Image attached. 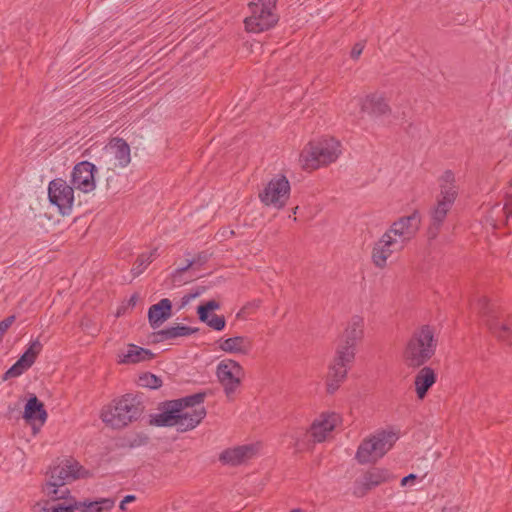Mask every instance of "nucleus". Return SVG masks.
Listing matches in <instances>:
<instances>
[{
  "label": "nucleus",
  "instance_id": "nucleus-1",
  "mask_svg": "<svg viewBox=\"0 0 512 512\" xmlns=\"http://www.w3.org/2000/svg\"><path fill=\"white\" fill-rule=\"evenodd\" d=\"M203 401L204 394L201 393L166 401L157 413L150 416V424L157 427H175L179 432L193 430L206 416Z\"/></svg>",
  "mask_w": 512,
  "mask_h": 512
},
{
  "label": "nucleus",
  "instance_id": "nucleus-2",
  "mask_svg": "<svg viewBox=\"0 0 512 512\" xmlns=\"http://www.w3.org/2000/svg\"><path fill=\"white\" fill-rule=\"evenodd\" d=\"M434 329L429 325L416 328L407 339L403 350V362L410 368H419L427 363L437 349Z\"/></svg>",
  "mask_w": 512,
  "mask_h": 512
},
{
  "label": "nucleus",
  "instance_id": "nucleus-3",
  "mask_svg": "<svg viewBox=\"0 0 512 512\" xmlns=\"http://www.w3.org/2000/svg\"><path fill=\"white\" fill-rule=\"evenodd\" d=\"M341 154V142L333 137H325L305 145L299 155V163L305 170H315L337 161Z\"/></svg>",
  "mask_w": 512,
  "mask_h": 512
},
{
  "label": "nucleus",
  "instance_id": "nucleus-4",
  "mask_svg": "<svg viewBox=\"0 0 512 512\" xmlns=\"http://www.w3.org/2000/svg\"><path fill=\"white\" fill-rule=\"evenodd\" d=\"M142 410L137 396L125 394L104 406L100 418L107 426L120 429L136 421L141 416Z\"/></svg>",
  "mask_w": 512,
  "mask_h": 512
},
{
  "label": "nucleus",
  "instance_id": "nucleus-5",
  "mask_svg": "<svg viewBox=\"0 0 512 512\" xmlns=\"http://www.w3.org/2000/svg\"><path fill=\"white\" fill-rule=\"evenodd\" d=\"M398 439V433L393 430L378 431L361 442L355 458L360 464L375 463L392 448Z\"/></svg>",
  "mask_w": 512,
  "mask_h": 512
},
{
  "label": "nucleus",
  "instance_id": "nucleus-6",
  "mask_svg": "<svg viewBox=\"0 0 512 512\" xmlns=\"http://www.w3.org/2000/svg\"><path fill=\"white\" fill-rule=\"evenodd\" d=\"M276 0H259L250 3V16L244 20L245 28L251 33H260L274 27L279 17L275 12Z\"/></svg>",
  "mask_w": 512,
  "mask_h": 512
},
{
  "label": "nucleus",
  "instance_id": "nucleus-7",
  "mask_svg": "<svg viewBox=\"0 0 512 512\" xmlns=\"http://www.w3.org/2000/svg\"><path fill=\"white\" fill-rule=\"evenodd\" d=\"M420 225L421 215L418 211H414L412 214L394 221L384 235L388 236L400 249H404L416 236Z\"/></svg>",
  "mask_w": 512,
  "mask_h": 512
},
{
  "label": "nucleus",
  "instance_id": "nucleus-8",
  "mask_svg": "<svg viewBox=\"0 0 512 512\" xmlns=\"http://www.w3.org/2000/svg\"><path fill=\"white\" fill-rule=\"evenodd\" d=\"M245 372L242 365L231 358L221 360L216 366V376L225 395L230 398L240 388Z\"/></svg>",
  "mask_w": 512,
  "mask_h": 512
},
{
  "label": "nucleus",
  "instance_id": "nucleus-9",
  "mask_svg": "<svg viewBox=\"0 0 512 512\" xmlns=\"http://www.w3.org/2000/svg\"><path fill=\"white\" fill-rule=\"evenodd\" d=\"M290 190V183L286 176L276 175L260 192L259 198L264 205L281 209L289 199Z\"/></svg>",
  "mask_w": 512,
  "mask_h": 512
},
{
  "label": "nucleus",
  "instance_id": "nucleus-10",
  "mask_svg": "<svg viewBox=\"0 0 512 512\" xmlns=\"http://www.w3.org/2000/svg\"><path fill=\"white\" fill-rule=\"evenodd\" d=\"M48 199L62 215H69L74 204V187L62 178L53 179L48 184Z\"/></svg>",
  "mask_w": 512,
  "mask_h": 512
},
{
  "label": "nucleus",
  "instance_id": "nucleus-11",
  "mask_svg": "<svg viewBox=\"0 0 512 512\" xmlns=\"http://www.w3.org/2000/svg\"><path fill=\"white\" fill-rule=\"evenodd\" d=\"M104 157L109 169L125 168L131 162L130 146L122 138H113L104 147Z\"/></svg>",
  "mask_w": 512,
  "mask_h": 512
},
{
  "label": "nucleus",
  "instance_id": "nucleus-12",
  "mask_svg": "<svg viewBox=\"0 0 512 512\" xmlns=\"http://www.w3.org/2000/svg\"><path fill=\"white\" fill-rule=\"evenodd\" d=\"M96 166L89 161H82L73 168L71 181L73 187L83 193H90L96 188Z\"/></svg>",
  "mask_w": 512,
  "mask_h": 512
},
{
  "label": "nucleus",
  "instance_id": "nucleus-13",
  "mask_svg": "<svg viewBox=\"0 0 512 512\" xmlns=\"http://www.w3.org/2000/svg\"><path fill=\"white\" fill-rule=\"evenodd\" d=\"M261 445L259 443L245 444L224 450L219 460L227 465L237 466L259 455Z\"/></svg>",
  "mask_w": 512,
  "mask_h": 512
},
{
  "label": "nucleus",
  "instance_id": "nucleus-14",
  "mask_svg": "<svg viewBox=\"0 0 512 512\" xmlns=\"http://www.w3.org/2000/svg\"><path fill=\"white\" fill-rule=\"evenodd\" d=\"M216 344L220 351L239 357L251 355L254 348L252 338L246 335H234L227 338H221L216 342Z\"/></svg>",
  "mask_w": 512,
  "mask_h": 512
},
{
  "label": "nucleus",
  "instance_id": "nucleus-15",
  "mask_svg": "<svg viewBox=\"0 0 512 512\" xmlns=\"http://www.w3.org/2000/svg\"><path fill=\"white\" fill-rule=\"evenodd\" d=\"M42 350V344L38 339L29 343L27 350L21 357L5 372L4 380L16 378L28 370L35 362Z\"/></svg>",
  "mask_w": 512,
  "mask_h": 512
},
{
  "label": "nucleus",
  "instance_id": "nucleus-16",
  "mask_svg": "<svg viewBox=\"0 0 512 512\" xmlns=\"http://www.w3.org/2000/svg\"><path fill=\"white\" fill-rule=\"evenodd\" d=\"M48 414L43 403L32 394L24 407L23 418L31 426L34 435L38 434L47 420Z\"/></svg>",
  "mask_w": 512,
  "mask_h": 512
},
{
  "label": "nucleus",
  "instance_id": "nucleus-17",
  "mask_svg": "<svg viewBox=\"0 0 512 512\" xmlns=\"http://www.w3.org/2000/svg\"><path fill=\"white\" fill-rule=\"evenodd\" d=\"M340 422L339 414L335 412L322 413L311 424L310 435L315 442H323Z\"/></svg>",
  "mask_w": 512,
  "mask_h": 512
},
{
  "label": "nucleus",
  "instance_id": "nucleus-18",
  "mask_svg": "<svg viewBox=\"0 0 512 512\" xmlns=\"http://www.w3.org/2000/svg\"><path fill=\"white\" fill-rule=\"evenodd\" d=\"M394 478V475L386 468H372L363 475L359 482L356 483L354 493L358 496H362L367 490L377 487L383 483L390 482Z\"/></svg>",
  "mask_w": 512,
  "mask_h": 512
},
{
  "label": "nucleus",
  "instance_id": "nucleus-19",
  "mask_svg": "<svg viewBox=\"0 0 512 512\" xmlns=\"http://www.w3.org/2000/svg\"><path fill=\"white\" fill-rule=\"evenodd\" d=\"M349 106H359V114H368L378 117L389 111V106L382 95L371 94L365 97H356L349 102Z\"/></svg>",
  "mask_w": 512,
  "mask_h": 512
},
{
  "label": "nucleus",
  "instance_id": "nucleus-20",
  "mask_svg": "<svg viewBox=\"0 0 512 512\" xmlns=\"http://www.w3.org/2000/svg\"><path fill=\"white\" fill-rule=\"evenodd\" d=\"M88 472L76 461L68 460L52 469L49 481L60 483V486L86 477Z\"/></svg>",
  "mask_w": 512,
  "mask_h": 512
},
{
  "label": "nucleus",
  "instance_id": "nucleus-21",
  "mask_svg": "<svg viewBox=\"0 0 512 512\" xmlns=\"http://www.w3.org/2000/svg\"><path fill=\"white\" fill-rule=\"evenodd\" d=\"M400 249L390 238L382 235L374 244L371 253V260L378 269H384L388 265V259L394 254L401 252Z\"/></svg>",
  "mask_w": 512,
  "mask_h": 512
},
{
  "label": "nucleus",
  "instance_id": "nucleus-22",
  "mask_svg": "<svg viewBox=\"0 0 512 512\" xmlns=\"http://www.w3.org/2000/svg\"><path fill=\"white\" fill-rule=\"evenodd\" d=\"M153 357L154 353L151 350L135 344H128L126 349L118 353L117 362L125 365L137 364L150 361Z\"/></svg>",
  "mask_w": 512,
  "mask_h": 512
},
{
  "label": "nucleus",
  "instance_id": "nucleus-23",
  "mask_svg": "<svg viewBox=\"0 0 512 512\" xmlns=\"http://www.w3.org/2000/svg\"><path fill=\"white\" fill-rule=\"evenodd\" d=\"M439 188L436 200L453 205L458 196V188L455 184V175L451 170H447L441 175Z\"/></svg>",
  "mask_w": 512,
  "mask_h": 512
},
{
  "label": "nucleus",
  "instance_id": "nucleus-24",
  "mask_svg": "<svg viewBox=\"0 0 512 512\" xmlns=\"http://www.w3.org/2000/svg\"><path fill=\"white\" fill-rule=\"evenodd\" d=\"M437 374L430 366L422 367L414 377V388L418 399H424L429 389L436 383Z\"/></svg>",
  "mask_w": 512,
  "mask_h": 512
},
{
  "label": "nucleus",
  "instance_id": "nucleus-25",
  "mask_svg": "<svg viewBox=\"0 0 512 512\" xmlns=\"http://www.w3.org/2000/svg\"><path fill=\"white\" fill-rule=\"evenodd\" d=\"M364 318L360 315H353L344 329L340 341L357 346V343L364 337Z\"/></svg>",
  "mask_w": 512,
  "mask_h": 512
},
{
  "label": "nucleus",
  "instance_id": "nucleus-26",
  "mask_svg": "<svg viewBox=\"0 0 512 512\" xmlns=\"http://www.w3.org/2000/svg\"><path fill=\"white\" fill-rule=\"evenodd\" d=\"M172 304L168 298L161 299L148 310V319L152 328L160 327L171 317Z\"/></svg>",
  "mask_w": 512,
  "mask_h": 512
},
{
  "label": "nucleus",
  "instance_id": "nucleus-27",
  "mask_svg": "<svg viewBox=\"0 0 512 512\" xmlns=\"http://www.w3.org/2000/svg\"><path fill=\"white\" fill-rule=\"evenodd\" d=\"M348 371L349 368H347L346 366L339 364L334 360L331 361L326 376L327 393L334 394L338 390L341 383H343L344 380L346 379Z\"/></svg>",
  "mask_w": 512,
  "mask_h": 512
},
{
  "label": "nucleus",
  "instance_id": "nucleus-28",
  "mask_svg": "<svg viewBox=\"0 0 512 512\" xmlns=\"http://www.w3.org/2000/svg\"><path fill=\"white\" fill-rule=\"evenodd\" d=\"M453 205L436 200L435 205L430 210L431 224L428 230L430 238H435L440 227L444 223L446 216Z\"/></svg>",
  "mask_w": 512,
  "mask_h": 512
},
{
  "label": "nucleus",
  "instance_id": "nucleus-29",
  "mask_svg": "<svg viewBox=\"0 0 512 512\" xmlns=\"http://www.w3.org/2000/svg\"><path fill=\"white\" fill-rule=\"evenodd\" d=\"M486 325L488 326L490 331L500 340L510 345L512 344V331L507 323L499 320L496 315H491L486 320Z\"/></svg>",
  "mask_w": 512,
  "mask_h": 512
},
{
  "label": "nucleus",
  "instance_id": "nucleus-30",
  "mask_svg": "<svg viewBox=\"0 0 512 512\" xmlns=\"http://www.w3.org/2000/svg\"><path fill=\"white\" fill-rule=\"evenodd\" d=\"M74 505L81 512H103L111 510L115 505V500L112 498H100L95 501H74Z\"/></svg>",
  "mask_w": 512,
  "mask_h": 512
},
{
  "label": "nucleus",
  "instance_id": "nucleus-31",
  "mask_svg": "<svg viewBox=\"0 0 512 512\" xmlns=\"http://www.w3.org/2000/svg\"><path fill=\"white\" fill-rule=\"evenodd\" d=\"M356 347L357 346L339 341L333 360L350 369L356 356Z\"/></svg>",
  "mask_w": 512,
  "mask_h": 512
},
{
  "label": "nucleus",
  "instance_id": "nucleus-32",
  "mask_svg": "<svg viewBox=\"0 0 512 512\" xmlns=\"http://www.w3.org/2000/svg\"><path fill=\"white\" fill-rule=\"evenodd\" d=\"M197 329H193L189 326L182 324H175L173 326L166 327L157 333V336L161 340H170L178 337H186L195 333Z\"/></svg>",
  "mask_w": 512,
  "mask_h": 512
},
{
  "label": "nucleus",
  "instance_id": "nucleus-33",
  "mask_svg": "<svg viewBox=\"0 0 512 512\" xmlns=\"http://www.w3.org/2000/svg\"><path fill=\"white\" fill-rule=\"evenodd\" d=\"M158 249L154 248L150 251L143 252L137 258L135 265L131 269L133 277L141 275L154 259L158 257Z\"/></svg>",
  "mask_w": 512,
  "mask_h": 512
},
{
  "label": "nucleus",
  "instance_id": "nucleus-34",
  "mask_svg": "<svg viewBox=\"0 0 512 512\" xmlns=\"http://www.w3.org/2000/svg\"><path fill=\"white\" fill-rule=\"evenodd\" d=\"M45 494L53 501L56 500H66L71 499L72 502L75 501L72 497H70V490L66 486H60V483H56L54 481H48L44 487Z\"/></svg>",
  "mask_w": 512,
  "mask_h": 512
},
{
  "label": "nucleus",
  "instance_id": "nucleus-35",
  "mask_svg": "<svg viewBox=\"0 0 512 512\" xmlns=\"http://www.w3.org/2000/svg\"><path fill=\"white\" fill-rule=\"evenodd\" d=\"M138 385L144 388L157 389L161 387L162 380L152 373H143L138 378Z\"/></svg>",
  "mask_w": 512,
  "mask_h": 512
},
{
  "label": "nucleus",
  "instance_id": "nucleus-36",
  "mask_svg": "<svg viewBox=\"0 0 512 512\" xmlns=\"http://www.w3.org/2000/svg\"><path fill=\"white\" fill-rule=\"evenodd\" d=\"M219 308L220 304L215 300H210L205 304L200 305L197 310L200 321H207V316H209L208 312L217 310Z\"/></svg>",
  "mask_w": 512,
  "mask_h": 512
},
{
  "label": "nucleus",
  "instance_id": "nucleus-37",
  "mask_svg": "<svg viewBox=\"0 0 512 512\" xmlns=\"http://www.w3.org/2000/svg\"><path fill=\"white\" fill-rule=\"evenodd\" d=\"M77 510V506L74 505V501L69 504H58L53 506H44L39 512H74Z\"/></svg>",
  "mask_w": 512,
  "mask_h": 512
},
{
  "label": "nucleus",
  "instance_id": "nucleus-38",
  "mask_svg": "<svg viewBox=\"0 0 512 512\" xmlns=\"http://www.w3.org/2000/svg\"><path fill=\"white\" fill-rule=\"evenodd\" d=\"M204 323H206L210 328L216 330V331H221L225 328V325H226V321H225V318L223 316H219V315H212V316H207V321H203Z\"/></svg>",
  "mask_w": 512,
  "mask_h": 512
},
{
  "label": "nucleus",
  "instance_id": "nucleus-39",
  "mask_svg": "<svg viewBox=\"0 0 512 512\" xmlns=\"http://www.w3.org/2000/svg\"><path fill=\"white\" fill-rule=\"evenodd\" d=\"M14 320H15V316L12 315L0 322V340L2 339L4 333L12 325Z\"/></svg>",
  "mask_w": 512,
  "mask_h": 512
},
{
  "label": "nucleus",
  "instance_id": "nucleus-40",
  "mask_svg": "<svg viewBox=\"0 0 512 512\" xmlns=\"http://www.w3.org/2000/svg\"><path fill=\"white\" fill-rule=\"evenodd\" d=\"M363 49H364L363 42L356 43L351 50V53H350L351 58L355 59V60L358 59L360 57V55L362 54Z\"/></svg>",
  "mask_w": 512,
  "mask_h": 512
},
{
  "label": "nucleus",
  "instance_id": "nucleus-41",
  "mask_svg": "<svg viewBox=\"0 0 512 512\" xmlns=\"http://www.w3.org/2000/svg\"><path fill=\"white\" fill-rule=\"evenodd\" d=\"M192 265H193V261L192 260H188L187 264L185 266L177 268L173 272L174 282L177 281V277H179L184 271L188 270Z\"/></svg>",
  "mask_w": 512,
  "mask_h": 512
},
{
  "label": "nucleus",
  "instance_id": "nucleus-42",
  "mask_svg": "<svg viewBox=\"0 0 512 512\" xmlns=\"http://www.w3.org/2000/svg\"><path fill=\"white\" fill-rule=\"evenodd\" d=\"M135 500V496L134 495H126L124 497V499L120 502V509L121 510H125L126 509V504H129V502H133Z\"/></svg>",
  "mask_w": 512,
  "mask_h": 512
},
{
  "label": "nucleus",
  "instance_id": "nucleus-43",
  "mask_svg": "<svg viewBox=\"0 0 512 512\" xmlns=\"http://www.w3.org/2000/svg\"><path fill=\"white\" fill-rule=\"evenodd\" d=\"M416 478L415 474H409L402 478L401 485L406 486L411 480H414Z\"/></svg>",
  "mask_w": 512,
  "mask_h": 512
},
{
  "label": "nucleus",
  "instance_id": "nucleus-44",
  "mask_svg": "<svg viewBox=\"0 0 512 512\" xmlns=\"http://www.w3.org/2000/svg\"><path fill=\"white\" fill-rule=\"evenodd\" d=\"M193 300V297L191 295V293H187L185 294L183 297H182V306H185L187 305L190 301Z\"/></svg>",
  "mask_w": 512,
  "mask_h": 512
},
{
  "label": "nucleus",
  "instance_id": "nucleus-45",
  "mask_svg": "<svg viewBox=\"0 0 512 512\" xmlns=\"http://www.w3.org/2000/svg\"><path fill=\"white\" fill-rule=\"evenodd\" d=\"M357 106H349V103L347 104V107H346V112H348L349 114L351 115H354V117H357V114L354 113L353 109L356 108Z\"/></svg>",
  "mask_w": 512,
  "mask_h": 512
},
{
  "label": "nucleus",
  "instance_id": "nucleus-46",
  "mask_svg": "<svg viewBox=\"0 0 512 512\" xmlns=\"http://www.w3.org/2000/svg\"><path fill=\"white\" fill-rule=\"evenodd\" d=\"M203 290L202 289H196L194 292H190L193 299L199 297L201 294H202Z\"/></svg>",
  "mask_w": 512,
  "mask_h": 512
},
{
  "label": "nucleus",
  "instance_id": "nucleus-47",
  "mask_svg": "<svg viewBox=\"0 0 512 512\" xmlns=\"http://www.w3.org/2000/svg\"><path fill=\"white\" fill-rule=\"evenodd\" d=\"M488 304V300L483 297L482 299L479 300V305L484 309L485 306Z\"/></svg>",
  "mask_w": 512,
  "mask_h": 512
},
{
  "label": "nucleus",
  "instance_id": "nucleus-48",
  "mask_svg": "<svg viewBox=\"0 0 512 512\" xmlns=\"http://www.w3.org/2000/svg\"><path fill=\"white\" fill-rule=\"evenodd\" d=\"M290 512H300V509H293L292 511Z\"/></svg>",
  "mask_w": 512,
  "mask_h": 512
}]
</instances>
